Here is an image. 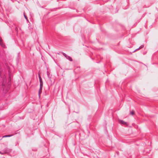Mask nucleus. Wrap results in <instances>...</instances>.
Returning <instances> with one entry per match:
<instances>
[{
	"instance_id": "1",
	"label": "nucleus",
	"mask_w": 158,
	"mask_h": 158,
	"mask_svg": "<svg viewBox=\"0 0 158 158\" xmlns=\"http://www.w3.org/2000/svg\"><path fill=\"white\" fill-rule=\"evenodd\" d=\"M119 123L122 124H125L126 125H127V122H126L124 121L123 120H118Z\"/></svg>"
},
{
	"instance_id": "2",
	"label": "nucleus",
	"mask_w": 158,
	"mask_h": 158,
	"mask_svg": "<svg viewBox=\"0 0 158 158\" xmlns=\"http://www.w3.org/2000/svg\"><path fill=\"white\" fill-rule=\"evenodd\" d=\"M0 44L2 47H4V45L2 43V39L1 38H0Z\"/></svg>"
},
{
	"instance_id": "3",
	"label": "nucleus",
	"mask_w": 158,
	"mask_h": 158,
	"mask_svg": "<svg viewBox=\"0 0 158 158\" xmlns=\"http://www.w3.org/2000/svg\"><path fill=\"white\" fill-rule=\"evenodd\" d=\"M66 57H66V58L67 59H68L70 61H72V58L70 57L69 56H67Z\"/></svg>"
},
{
	"instance_id": "4",
	"label": "nucleus",
	"mask_w": 158,
	"mask_h": 158,
	"mask_svg": "<svg viewBox=\"0 0 158 158\" xmlns=\"http://www.w3.org/2000/svg\"><path fill=\"white\" fill-rule=\"evenodd\" d=\"M143 45H142L140 47H139V48H137V49H136V50H135L133 52H134L135 51L138 50V49H140L143 48Z\"/></svg>"
},
{
	"instance_id": "5",
	"label": "nucleus",
	"mask_w": 158,
	"mask_h": 158,
	"mask_svg": "<svg viewBox=\"0 0 158 158\" xmlns=\"http://www.w3.org/2000/svg\"><path fill=\"white\" fill-rule=\"evenodd\" d=\"M39 79H40V83H42V80L41 78V77L39 75Z\"/></svg>"
},
{
	"instance_id": "6",
	"label": "nucleus",
	"mask_w": 158,
	"mask_h": 158,
	"mask_svg": "<svg viewBox=\"0 0 158 158\" xmlns=\"http://www.w3.org/2000/svg\"><path fill=\"white\" fill-rule=\"evenodd\" d=\"M130 114L131 115H133L134 114V111H132L130 112Z\"/></svg>"
},
{
	"instance_id": "7",
	"label": "nucleus",
	"mask_w": 158,
	"mask_h": 158,
	"mask_svg": "<svg viewBox=\"0 0 158 158\" xmlns=\"http://www.w3.org/2000/svg\"><path fill=\"white\" fill-rule=\"evenodd\" d=\"M41 92H42V89H40L39 90V97H40V93H41Z\"/></svg>"
},
{
	"instance_id": "8",
	"label": "nucleus",
	"mask_w": 158,
	"mask_h": 158,
	"mask_svg": "<svg viewBox=\"0 0 158 158\" xmlns=\"http://www.w3.org/2000/svg\"><path fill=\"white\" fill-rule=\"evenodd\" d=\"M42 86H43L42 83H40V89H42Z\"/></svg>"
},
{
	"instance_id": "9",
	"label": "nucleus",
	"mask_w": 158,
	"mask_h": 158,
	"mask_svg": "<svg viewBox=\"0 0 158 158\" xmlns=\"http://www.w3.org/2000/svg\"><path fill=\"white\" fill-rule=\"evenodd\" d=\"M63 54L66 58L67 57L66 56H67V55L64 53H63Z\"/></svg>"
},
{
	"instance_id": "10",
	"label": "nucleus",
	"mask_w": 158,
	"mask_h": 158,
	"mask_svg": "<svg viewBox=\"0 0 158 158\" xmlns=\"http://www.w3.org/2000/svg\"><path fill=\"white\" fill-rule=\"evenodd\" d=\"M12 135H7V137H10L12 136Z\"/></svg>"
},
{
	"instance_id": "11",
	"label": "nucleus",
	"mask_w": 158,
	"mask_h": 158,
	"mask_svg": "<svg viewBox=\"0 0 158 158\" xmlns=\"http://www.w3.org/2000/svg\"><path fill=\"white\" fill-rule=\"evenodd\" d=\"M24 16L25 18L26 19H27V17L25 15L24 13Z\"/></svg>"
},
{
	"instance_id": "12",
	"label": "nucleus",
	"mask_w": 158,
	"mask_h": 158,
	"mask_svg": "<svg viewBox=\"0 0 158 158\" xmlns=\"http://www.w3.org/2000/svg\"><path fill=\"white\" fill-rule=\"evenodd\" d=\"M15 30L17 32H18V28L17 27H15Z\"/></svg>"
},
{
	"instance_id": "13",
	"label": "nucleus",
	"mask_w": 158,
	"mask_h": 158,
	"mask_svg": "<svg viewBox=\"0 0 158 158\" xmlns=\"http://www.w3.org/2000/svg\"><path fill=\"white\" fill-rule=\"evenodd\" d=\"M7 137V135H5L3 136L2 137V138Z\"/></svg>"
},
{
	"instance_id": "14",
	"label": "nucleus",
	"mask_w": 158,
	"mask_h": 158,
	"mask_svg": "<svg viewBox=\"0 0 158 158\" xmlns=\"http://www.w3.org/2000/svg\"><path fill=\"white\" fill-rule=\"evenodd\" d=\"M2 85H4V84L3 82L2 83Z\"/></svg>"
},
{
	"instance_id": "15",
	"label": "nucleus",
	"mask_w": 158,
	"mask_h": 158,
	"mask_svg": "<svg viewBox=\"0 0 158 158\" xmlns=\"http://www.w3.org/2000/svg\"><path fill=\"white\" fill-rule=\"evenodd\" d=\"M0 153L1 154H3L4 153H2L0 151Z\"/></svg>"
},
{
	"instance_id": "16",
	"label": "nucleus",
	"mask_w": 158,
	"mask_h": 158,
	"mask_svg": "<svg viewBox=\"0 0 158 158\" xmlns=\"http://www.w3.org/2000/svg\"><path fill=\"white\" fill-rule=\"evenodd\" d=\"M47 75H48V73L47 74Z\"/></svg>"
}]
</instances>
